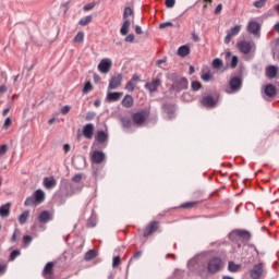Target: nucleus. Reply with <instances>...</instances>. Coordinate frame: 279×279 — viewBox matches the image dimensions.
I'll list each match as a JSON object with an SVG mask.
<instances>
[{"instance_id":"f257e3e1","label":"nucleus","mask_w":279,"mask_h":279,"mask_svg":"<svg viewBox=\"0 0 279 279\" xmlns=\"http://www.w3.org/2000/svg\"><path fill=\"white\" fill-rule=\"evenodd\" d=\"M236 47L241 53H244V56L252 53V51H256V44L252 40H241L236 44Z\"/></svg>"},{"instance_id":"f03ea898","label":"nucleus","mask_w":279,"mask_h":279,"mask_svg":"<svg viewBox=\"0 0 279 279\" xmlns=\"http://www.w3.org/2000/svg\"><path fill=\"white\" fill-rule=\"evenodd\" d=\"M243 86V81L238 77L234 76L230 80L229 82V88L226 89V93L228 95H232L234 93H239L241 90V87Z\"/></svg>"},{"instance_id":"7ed1b4c3","label":"nucleus","mask_w":279,"mask_h":279,"mask_svg":"<svg viewBox=\"0 0 279 279\" xmlns=\"http://www.w3.org/2000/svg\"><path fill=\"white\" fill-rule=\"evenodd\" d=\"M221 267H223V262L219 257L211 258L207 265L209 274H217L221 270Z\"/></svg>"},{"instance_id":"20e7f679","label":"nucleus","mask_w":279,"mask_h":279,"mask_svg":"<svg viewBox=\"0 0 279 279\" xmlns=\"http://www.w3.org/2000/svg\"><path fill=\"white\" fill-rule=\"evenodd\" d=\"M171 88L177 93H181V90H186V88H189V80H186L185 77H177Z\"/></svg>"},{"instance_id":"39448f33","label":"nucleus","mask_w":279,"mask_h":279,"mask_svg":"<svg viewBox=\"0 0 279 279\" xmlns=\"http://www.w3.org/2000/svg\"><path fill=\"white\" fill-rule=\"evenodd\" d=\"M121 82H123V75L117 74V75L112 76L109 81L108 89L117 90V88H119V86H121Z\"/></svg>"},{"instance_id":"423d86ee","label":"nucleus","mask_w":279,"mask_h":279,"mask_svg":"<svg viewBox=\"0 0 279 279\" xmlns=\"http://www.w3.org/2000/svg\"><path fill=\"white\" fill-rule=\"evenodd\" d=\"M265 269V265L263 263L255 264L251 269V278L258 279L263 276V271Z\"/></svg>"},{"instance_id":"0eeeda50","label":"nucleus","mask_w":279,"mask_h":279,"mask_svg":"<svg viewBox=\"0 0 279 279\" xmlns=\"http://www.w3.org/2000/svg\"><path fill=\"white\" fill-rule=\"evenodd\" d=\"M110 69H112V60H110L109 58L102 59L98 64V71L100 73H109Z\"/></svg>"},{"instance_id":"6e6552de","label":"nucleus","mask_w":279,"mask_h":279,"mask_svg":"<svg viewBox=\"0 0 279 279\" xmlns=\"http://www.w3.org/2000/svg\"><path fill=\"white\" fill-rule=\"evenodd\" d=\"M90 160L94 165H101L106 160V154L101 150H95L92 153Z\"/></svg>"},{"instance_id":"1a4fd4ad","label":"nucleus","mask_w":279,"mask_h":279,"mask_svg":"<svg viewBox=\"0 0 279 279\" xmlns=\"http://www.w3.org/2000/svg\"><path fill=\"white\" fill-rule=\"evenodd\" d=\"M145 119H147L145 111L135 112L132 116L133 124L137 126L143 125V123H145Z\"/></svg>"},{"instance_id":"9d476101","label":"nucleus","mask_w":279,"mask_h":279,"mask_svg":"<svg viewBox=\"0 0 279 279\" xmlns=\"http://www.w3.org/2000/svg\"><path fill=\"white\" fill-rule=\"evenodd\" d=\"M160 84H162L160 78H156L153 82L146 83L145 84V88L149 93H156L158 90V87L160 86Z\"/></svg>"},{"instance_id":"9b49d317","label":"nucleus","mask_w":279,"mask_h":279,"mask_svg":"<svg viewBox=\"0 0 279 279\" xmlns=\"http://www.w3.org/2000/svg\"><path fill=\"white\" fill-rule=\"evenodd\" d=\"M201 104L205 106V108H215L217 100L213 96H205L201 99Z\"/></svg>"},{"instance_id":"f8f14e48","label":"nucleus","mask_w":279,"mask_h":279,"mask_svg":"<svg viewBox=\"0 0 279 279\" xmlns=\"http://www.w3.org/2000/svg\"><path fill=\"white\" fill-rule=\"evenodd\" d=\"M43 184H44L45 189H47L48 191H51V189H56L58 181H56V178H53V177H46V178H44Z\"/></svg>"},{"instance_id":"ddd939ff","label":"nucleus","mask_w":279,"mask_h":279,"mask_svg":"<svg viewBox=\"0 0 279 279\" xmlns=\"http://www.w3.org/2000/svg\"><path fill=\"white\" fill-rule=\"evenodd\" d=\"M93 132H95V125L93 123L83 126V136L85 138H93Z\"/></svg>"},{"instance_id":"4468645a","label":"nucleus","mask_w":279,"mask_h":279,"mask_svg":"<svg viewBox=\"0 0 279 279\" xmlns=\"http://www.w3.org/2000/svg\"><path fill=\"white\" fill-rule=\"evenodd\" d=\"M247 32H250V34H254V36H258V32H260V24L255 21L250 22L247 25Z\"/></svg>"},{"instance_id":"2eb2a0df","label":"nucleus","mask_w":279,"mask_h":279,"mask_svg":"<svg viewBox=\"0 0 279 279\" xmlns=\"http://www.w3.org/2000/svg\"><path fill=\"white\" fill-rule=\"evenodd\" d=\"M53 219V216L47 210H44L38 216L39 223H49Z\"/></svg>"},{"instance_id":"dca6fc26","label":"nucleus","mask_w":279,"mask_h":279,"mask_svg":"<svg viewBox=\"0 0 279 279\" xmlns=\"http://www.w3.org/2000/svg\"><path fill=\"white\" fill-rule=\"evenodd\" d=\"M157 230H158V221H153L144 230V236H149L150 234H154V232H156Z\"/></svg>"},{"instance_id":"f3484780","label":"nucleus","mask_w":279,"mask_h":279,"mask_svg":"<svg viewBox=\"0 0 279 279\" xmlns=\"http://www.w3.org/2000/svg\"><path fill=\"white\" fill-rule=\"evenodd\" d=\"M43 276L46 279H52L51 277L53 276V263L46 264Z\"/></svg>"},{"instance_id":"a211bd4d","label":"nucleus","mask_w":279,"mask_h":279,"mask_svg":"<svg viewBox=\"0 0 279 279\" xmlns=\"http://www.w3.org/2000/svg\"><path fill=\"white\" fill-rule=\"evenodd\" d=\"M123 97V93L121 92H110L107 94V101L112 102V101H119Z\"/></svg>"},{"instance_id":"6ab92c4d","label":"nucleus","mask_w":279,"mask_h":279,"mask_svg":"<svg viewBox=\"0 0 279 279\" xmlns=\"http://www.w3.org/2000/svg\"><path fill=\"white\" fill-rule=\"evenodd\" d=\"M276 86L271 84L266 85L264 88V94L266 95V97L274 98L276 97Z\"/></svg>"},{"instance_id":"aec40b11","label":"nucleus","mask_w":279,"mask_h":279,"mask_svg":"<svg viewBox=\"0 0 279 279\" xmlns=\"http://www.w3.org/2000/svg\"><path fill=\"white\" fill-rule=\"evenodd\" d=\"M278 75V68L276 65H269L266 68V77H269V80H274Z\"/></svg>"},{"instance_id":"412c9836","label":"nucleus","mask_w":279,"mask_h":279,"mask_svg":"<svg viewBox=\"0 0 279 279\" xmlns=\"http://www.w3.org/2000/svg\"><path fill=\"white\" fill-rule=\"evenodd\" d=\"M12 207L11 203H7L0 207V217L7 218L10 217V208Z\"/></svg>"},{"instance_id":"4be33fe9","label":"nucleus","mask_w":279,"mask_h":279,"mask_svg":"<svg viewBox=\"0 0 279 279\" xmlns=\"http://www.w3.org/2000/svg\"><path fill=\"white\" fill-rule=\"evenodd\" d=\"M122 106L124 108H132L134 106V98L132 95H125L124 98L122 99Z\"/></svg>"},{"instance_id":"5701e85b","label":"nucleus","mask_w":279,"mask_h":279,"mask_svg":"<svg viewBox=\"0 0 279 279\" xmlns=\"http://www.w3.org/2000/svg\"><path fill=\"white\" fill-rule=\"evenodd\" d=\"M130 25H132V22H130V20H124L120 28L121 36H128V33L130 32Z\"/></svg>"},{"instance_id":"b1692460","label":"nucleus","mask_w":279,"mask_h":279,"mask_svg":"<svg viewBox=\"0 0 279 279\" xmlns=\"http://www.w3.org/2000/svg\"><path fill=\"white\" fill-rule=\"evenodd\" d=\"M36 204H43L45 202V192L43 190H37L34 193Z\"/></svg>"},{"instance_id":"393cba45","label":"nucleus","mask_w":279,"mask_h":279,"mask_svg":"<svg viewBox=\"0 0 279 279\" xmlns=\"http://www.w3.org/2000/svg\"><path fill=\"white\" fill-rule=\"evenodd\" d=\"M189 53H191V48H189V46L184 45V46L179 47L178 54L181 58H186V56H189Z\"/></svg>"},{"instance_id":"a878e982","label":"nucleus","mask_w":279,"mask_h":279,"mask_svg":"<svg viewBox=\"0 0 279 279\" xmlns=\"http://www.w3.org/2000/svg\"><path fill=\"white\" fill-rule=\"evenodd\" d=\"M96 141L98 143H106L108 141V133L104 131H98L96 134Z\"/></svg>"},{"instance_id":"bb28decb","label":"nucleus","mask_w":279,"mask_h":279,"mask_svg":"<svg viewBox=\"0 0 279 279\" xmlns=\"http://www.w3.org/2000/svg\"><path fill=\"white\" fill-rule=\"evenodd\" d=\"M122 128L125 130H130L132 125H134V122H132V119L130 117H124L121 119Z\"/></svg>"},{"instance_id":"cd10ccee","label":"nucleus","mask_w":279,"mask_h":279,"mask_svg":"<svg viewBox=\"0 0 279 279\" xmlns=\"http://www.w3.org/2000/svg\"><path fill=\"white\" fill-rule=\"evenodd\" d=\"M233 234H236V236H240L241 239H245L248 241L250 239V231L246 230H235L233 231Z\"/></svg>"},{"instance_id":"c85d7f7f","label":"nucleus","mask_w":279,"mask_h":279,"mask_svg":"<svg viewBox=\"0 0 279 279\" xmlns=\"http://www.w3.org/2000/svg\"><path fill=\"white\" fill-rule=\"evenodd\" d=\"M27 219H29V211H23L20 217H19V223H21V226L27 223Z\"/></svg>"},{"instance_id":"c756f323","label":"nucleus","mask_w":279,"mask_h":279,"mask_svg":"<svg viewBox=\"0 0 279 279\" xmlns=\"http://www.w3.org/2000/svg\"><path fill=\"white\" fill-rule=\"evenodd\" d=\"M88 23H93V15L84 16L78 21V25H82L83 27H86Z\"/></svg>"},{"instance_id":"7c9ffc66","label":"nucleus","mask_w":279,"mask_h":279,"mask_svg":"<svg viewBox=\"0 0 279 279\" xmlns=\"http://www.w3.org/2000/svg\"><path fill=\"white\" fill-rule=\"evenodd\" d=\"M241 269V265L234 264V262H229L228 270L231 271V274H236Z\"/></svg>"},{"instance_id":"2f4dec72","label":"nucleus","mask_w":279,"mask_h":279,"mask_svg":"<svg viewBox=\"0 0 279 279\" xmlns=\"http://www.w3.org/2000/svg\"><path fill=\"white\" fill-rule=\"evenodd\" d=\"M97 257V252H95V250H89L86 254H85V260H93V258Z\"/></svg>"},{"instance_id":"473e14b6","label":"nucleus","mask_w":279,"mask_h":279,"mask_svg":"<svg viewBox=\"0 0 279 279\" xmlns=\"http://www.w3.org/2000/svg\"><path fill=\"white\" fill-rule=\"evenodd\" d=\"M93 90V84L90 81L86 82L84 87H83V95H88Z\"/></svg>"},{"instance_id":"72a5a7b5","label":"nucleus","mask_w":279,"mask_h":279,"mask_svg":"<svg viewBox=\"0 0 279 279\" xmlns=\"http://www.w3.org/2000/svg\"><path fill=\"white\" fill-rule=\"evenodd\" d=\"M133 15H134V11L132 10V8L130 7L124 8V13H123L124 21H128V17Z\"/></svg>"},{"instance_id":"f704fd0d","label":"nucleus","mask_w":279,"mask_h":279,"mask_svg":"<svg viewBox=\"0 0 279 279\" xmlns=\"http://www.w3.org/2000/svg\"><path fill=\"white\" fill-rule=\"evenodd\" d=\"M125 90H128L129 93H134V88H136V83L129 81L125 85Z\"/></svg>"},{"instance_id":"c9c22d12","label":"nucleus","mask_w":279,"mask_h":279,"mask_svg":"<svg viewBox=\"0 0 279 279\" xmlns=\"http://www.w3.org/2000/svg\"><path fill=\"white\" fill-rule=\"evenodd\" d=\"M223 66V61L221 59L217 58L213 61V68L214 69H221Z\"/></svg>"},{"instance_id":"e433bc0d","label":"nucleus","mask_w":279,"mask_h":279,"mask_svg":"<svg viewBox=\"0 0 279 279\" xmlns=\"http://www.w3.org/2000/svg\"><path fill=\"white\" fill-rule=\"evenodd\" d=\"M34 204H37L34 196H28L24 202V206H34Z\"/></svg>"},{"instance_id":"4c0bfd02","label":"nucleus","mask_w":279,"mask_h":279,"mask_svg":"<svg viewBox=\"0 0 279 279\" xmlns=\"http://www.w3.org/2000/svg\"><path fill=\"white\" fill-rule=\"evenodd\" d=\"M266 4H267V0H257L253 3L254 8H257V9L265 8Z\"/></svg>"},{"instance_id":"58836bf2","label":"nucleus","mask_w":279,"mask_h":279,"mask_svg":"<svg viewBox=\"0 0 279 279\" xmlns=\"http://www.w3.org/2000/svg\"><path fill=\"white\" fill-rule=\"evenodd\" d=\"M74 43H84V32H78L74 37Z\"/></svg>"},{"instance_id":"ea45409f","label":"nucleus","mask_w":279,"mask_h":279,"mask_svg":"<svg viewBox=\"0 0 279 279\" xmlns=\"http://www.w3.org/2000/svg\"><path fill=\"white\" fill-rule=\"evenodd\" d=\"M201 77L203 82H210V80H213V74L210 72H206L203 73Z\"/></svg>"},{"instance_id":"a19ab883","label":"nucleus","mask_w":279,"mask_h":279,"mask_svg":"<svg viewBox=\"0 0 279 279\" xmlns=\"http://www.w3.org/2000/svg\"><path fill=\"white\" fill-rule=\"evenodd\" d=\"M97 117V113L95 111H88L85 116V121H93Z\"/></svg>"},{"instance_id":"79ce46f5","label":"nucleus","mask_w":279,"mask_h":279,"mask_svg":"<svg viewBox=\"0 0 279 279\" xmlns=\"http://www.w3.org/2000/svg\"><path fill=\"white\" fill-rule=\"evenodd\" d=\"M19 236H21V230L15 229L11 238V243H16V239H19Z\"/></svg>"},{"instance_id":"37998d69","label":"nucleus","mask_w":279,"mask_h":279,"mask_svg":"<svg viewBox=\"0 0 279 279\" xmlns=\"http://www.w3.org/2000/svg\"><path fill=\"white\" fill-rule=\"evenodd\" d=\"M239 32H241V26L240 25H235L233 28H231V31L229 32V34L231 36H236L239 34Z\"/></svg>"},{"instance_id":"c03bdc74","label":"nucleus","mask_w":279,"mask_h":279,"mask_svg":"<svg viewBox=\"0 0 279 279\" xmlns=\"http://www.w3.org/2000/svg\"><path fill=\"white\" fill-rule=\"evenodd\" d=\"M238 64H239V57L233 56L230 64L231 69H236Z\"/></svg>"},{"instance_id":"a18cd8bd","label":"nucleus","mask_w":279,"mask_h":279,"mask_svg":"<svg viewBox=\"0 0 279 279\" xmlns=\"http://www.w3.org/2000/svg\"><path fill=\"white\" fill-rule=\"evenodd\" d=\"M191 88H192V90H199V88H202V83H199L197 81H193Z\"/></svg>"},{"instance_id":"49530a36","label":"nucleus","mask_w":279,"mask_h":279,"mask_svg":"<svg viewBox=\"0 0 279 279\" xmlns=\"http://www.w3.org/2000/svg\"><path fill=\"white\" fill-rule=\"evenodd\" d=\"M120 265H121V257H119V256L113 257L112 267L117 268Z\"/></svg>"},{"instance_id":"de8ad7c7","label":"nucleus","mask_w":279,"mask_h":279,"mask_svg":"<svg viewBox=\"0 0 279 279\" xmlns=\"http://www.w3.org/2000/svg\"><path fill=\"white\" fill-rule=\"evenodd\" d=\"M8 144H3L0 146V156H5V154H8Z\"/></svg>"},{"instance_id":"09e8293b","label":"nucleus","mask_w":279,"mask_h":279,"mask_svg":"<svg viewBox=\"0 0 279 279\" xmlns=\"http://www.w3.org/2000/svg\"><path fill=\"white\" fill-rule=\"evenodd\" d=\"M10 125H12V119L11 118H7L2 128H3V130H9Z\"/></svg>"},{"instance_id":"8fccbe9b","label":"nucleus","mask_w":279,"mask_h":279,"mask_svg":"<svg viewBox=\"0 0 279 279\" xmlns=\"http://www.w3.org/2000/svg\"><path fill=\"white\" fill-rule=\"evenodd\" d=\"M166 62H167V57H163L162 59H159L156 61V65L159 66L160 69H165L162 64H166Z\"/></svg>"},{"instance_id":"3c124183","label":"nucleus","mask_w":279,"mask_h":279,"mask_svg":"<svg viewBox=\"0 0 279 279\" xmlns=\"http://www.w3.org/2000/svg\"><path fill=\"white\" fill-rule=\"evenodd\" d=\"M197 202H187L181 205L182 208H193V206H196Z\"/></svg>"},{"instance_id":"603ef678","label":"nucleus","mask_w":279,"mask_h":279,"mask_svg":"<svg viewBox=\"0 0 279 279\" xmlns=\"http://www.w3.org/2000/svg\"><path fill=\"white\" fill-rule=\"evenodd\" d=\"M72 182H74L75 184H80L82 182V174H75L73 178H72Z\"/></svg>"},{"instance_id":"864d4df0","label":"nucleus","mask_w":279,"mask_h":279,"mask_svg":"<svg viewBox=\"0 0 279 279\" xmlns=\"http://www.w3.org/2000/svg\"><path fill=\"white\" fill-rule=\"evenodd\" d=\"M95 5H96L95 2L85 4V5L83 7V10H84L85 12H89V10H93V8H95Z\"/></svg>"},{"instance_id":"5fc2aeb1","label":"nucleus","mask_w":279,"mask_h":279,"mask_svg":"<svg viewBox=\"0 0 279 279\" xmlns=\"http://www.w3.org/2000/svg\"><path fill=\"white\" fill-rule=\"evenodd\" d=\"M71 112V106L65 105L61 108V114H69Z\"/></svg>"},{"instance_id":"6e6d98bb","label":"nucleus","mask_w":279,"mask_h":279,"mask_svg":"<svg viewBox=\"0 0 279 279\" xmlns=\"http://www.w3.org/2000/svg\"><path fill=\"white\" fill-rule=\"evenodd\" d=\"M166 27H173V23L171 22H163L159 25V29H165Z\"/></svg>"},{"instance_id":"4d7b16f0","label":"nucleus","mask_w":279,"mask_h":279,"mask_svg":"<svg viewBox=\"0 0 279 279\" xmlns=\"http://www.w3.org/2000/svg\"><path fill=\"white\" fill-rule=\"evenodd\" d=\"M19 256H21V252L20 251H13V252H11L10 260H14Z\"/></svg>"},{"instance_id":"13d9d810","label":"nucleus","mask_w":279,"mask_h":279,"mask_svg":"<svg viewBox=\"0 0 279 279\" xmlns=\"http://www.w3.org/2000/svg\"><path fill=\"white\" fill-rule=\"evenodd\" d=\"M33 238L32 235H24L23 236V243H25V245H29V243H32Z\"/></svg>"},{"instance_id":"bf43d9fd","label":"nucleus","mask_w":279,"mask_h":279,"mask_svg":"<svg viewBox=\"0 0 279 279\" xmlns=\"http://www.w3.org/2000/svg\"><path fill=\"white\" fill-rule=\"evenodd\" d=\"M141 256H143V252L142 251H137L134 253L133 257L131 259L133 260H138V258H141Z\"/></svg>"},{"instance_id":"052dcab7","label":"nucleus","mask_w":279,"mask_h":279,"mask_svg":"<svg viewBox=\"0 0 279 279\" xmlns=\"http://www.w3.org/2000/svg\"><path fill=\"white\" fill-rule=\"evenodd\" d=\"M124 40L125 43H134V34H129Z\"/></svg>"},{"instance_id":"680f3d73","label":"nucleus","mask_w":279,"mask_h":279,"mask_svg":"<svg viewBox=\"0 0 279 279\" xmlns=\"http://www.w3.org/2000/svg\"><path fill=\"white\" fill-rule=\"evenodd\" d=\"M175 5V0H166V7L173 8Z\"/></svg>"},{"instance_id":"e2e57ef3","label":"nucleus","mask_w":279,"mask_h":279,"mask_svg":"<svg viewBox=\"0 0 279 279\" xmlns=\"http://www.w3.org/2000/svg\"><path fill=\"white\" fill-rule=\"evenodd\" d=\"M140 81H141V77L136 74H134L131 78V82H133L134 84H137V82H140Z\"/></svg>"},{"instance_id":"0e129e2a","label":"nucleus","mask_w":279,"mask_h":279,"mask_svg":"<svg viewBox=\"0 0 279 279\" xmlns=\"http://www.w3.org/2000/svg\"><path fill=\"white\" fill-rule=\"evenodd\" d=\"M4 93H8V86L1 85L0 86V95H4Z\"/></svg>"},{"instance_id":"69168bd1","label":"nucleus","mask_w":279,"mask_h":279,"mask_svg":"<svg viewBox=\"0 0 279 279\" xmlns=\"http://www.w3.org/2000/svg\"><path fill=\"white\" fill-rule=\"evenodd\" d=\"M221 10H223V5L222 4H218L215 9V14H219L221 13Z\"/></svg>"},{"instance_id":"338daca9","label":"nucleus","mask_w":279,"mask_h":279,"mask_svg":"<svg viewBox=\"0 0 279 279\" xmlns=\"http://www.w3.org/2000/svg\"><path fill=\"white\" fill-rule=\"evenodd\" d=\"M232 37H233V35H231L230 33H228V35H227L226 38H225L226 45H228V44L232 40Z\"/></svg>"},{"instance_id":"774afa93","label":"nucleus","mask_w":279,"mask_h":279,"mask_svg":"<svg viewBox=\"0 0 279 279\" xmlns=\"http://www.w3.org/2000/svg\"><path fill=\"white\" fill-rule=\"evenodd\" d=\"M5 274V265L0 264V276H3Z\"/></svg>"}]
</instances>
